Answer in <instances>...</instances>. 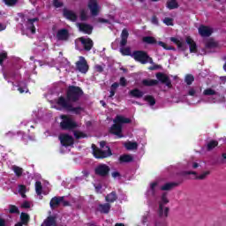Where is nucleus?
<instances>
[{"mask_svg":"<svg viewBox=\"0 0 226 226\" xmlns=\"http://www.w3.org/2000/svg\"><path fill=\"white\" fill-rule=\"evenodd\" d=\"M56 40L66 41L68 40V30L62 29L56 33Z\"/></svg>","mask_w":226,"mask_h":226,"instance_id":"20","label":"nucleus"},{"mask_svg":"<svg viewBox=\"0 0 226 226\" xmlns=\"http://www.w3.org/2000/svg\"><path fill=\"white\" fill-rule=\"evenodd\" d=\"M106 202H116L117 200V194L116 192H112L105 197Z\"/></svg>","mask_w":226,"mask_h":226,"instance_id":"26","label":"nucleus"},{"mask_svg":"<svg viewBox=\"0 0 226 226\" xmlns=\"http://www.w3.org/2000/svg\"><path fill=\"white\" fill-rule=\"evenodd\" d=\"M166 204H169V198L167 197V193H163L159 201V206H165Z\"/></svg>","mask_w":226,"mask_h":226,"instance_id":"35","label":"nucleus"},{"mask_svg":"<svg viewBox=\"0 0 226 226\" xmlns=\"http://www.w3.org/2000/svg\"><path fill=\"white\" fill-rule=\"evenodd\" d=\"M111 176L114 179H117V177H121V174L118 171H113Z\"/></svg>","mask_w":226,"mask_h":226,"instance_id":"54","label":"nucleus"},{"mask_svg":"<svg viewBox=\"0 0 226 226\" xmlns=\"http://www.w3.org/2000/svg\"><path fill=\"white\" fill-rule=\"evenodd\" d=\"M120 52L122 56H132V50L130 48H121Z\"/></svg>","mask_w":226,"mask_h":226,"instance_id":"40","label":"nucleus"},{"mask_svg":"<svg viewBox=\"0 0 226 226\" xmlns=\"http://www.w3.org/2000/svg\"><path fill=\"white\" fill-rule=\"evenodd\" d=\"M74 137L76 139H84V138H86V135L84 134V132H74Z\"/></svg>","mask_w":226,"mask_h":226,"instance_id":"49","label":"nucleus"},{"mask_svg":"<svg viewBox=\"0 0 226 226\" xmlns=\"http://www.w3.org/2000/svg\"><path fill=\"white\" fill-rule=\"evenodd\" d=\"M157 188H158V183L154 182V183L150 184V188L147 191V195L153 197L154 195V193H156Z\"/></svg>","mask_w":226,"mask_h":226,"instance_id":"25","label":"nucleus"},{"mask_svg":"<svg viewBox=\"0 0 226 226\" xmlns=\"http://www.w3.org/2000/svg\"><path fill=\"white\" fill-rule=\"evenodd\" d=\"M145 101L149 103V105H151V106H153V105H154V103H156V101L151 95L146 96Z\"/></svg>","mask_w":226,"mask_h":226,"instance_id":"42","label":"nucleus"},{"mask_svg":"<svg viewBox=\"0 0 226 226\" xmlns=\"http://www.w3.org/2000/svg\"><path fill=\"white\" fill-rule=\"evenodd\" d=\"M80 19L81 20H87V19H89V13L87 12V10L82 9L80 11Z\"/></svg>","mask_w":226,"mask_h":226,"instance_id":"38","label":"nucleus"},{"mask_svg":"<svg viewBox=\"0 0 226 226\" xmlns=\"http://www.w3.org/2000/svg\"><path fill=\"white\" fill-rule=\"evenodd\" d=\"M20 218L22 223H27L29 222V215L26 213H21Z\"/></svg>","mask_w":226,"mask_h":226,"instance_id":"41","label":"nucleus"},{"mask_svg":"<svg viewBox=\"0 0 226 226\" xmlns=\"http://www.w3.org/2000/svg\"><path fill=\"white\" fill-rule=\"evenodd\" d=\"M98 211H100V213H104L105 215H107V213L110 211V204L105 203L99 205Z\"/></svg>","mask_w":226,"mask_h":226,"instance_id":"24","label":"nucleus"},{"mask_svg":"<svg viewBox=\"0 0 226 226\" xmlns=\"http://www.w3.org/2000/svg\"><path fill=\"white\" fill-rule=\"evenodd\" d=\"M170 41H172L173 43H176L180 50H186V49H187L186 43H185V41H183L177 38L171 37Z\"/></svg>","mask_w":226,"mask_h":226,"instance_id":"21","label":"nucleus"},{"mask_svg":"<svg viewBox=\"0 0 226 226\" xmlns=\"http://www.w3.org/2000/svg\"><path fill=\"white\" fill-rule=\"evenodd\" d=\"M143 41L145 43H148L150 45H153V44L156 43V39H154V37L146 36V37H143Z\"/></svg>","mask_w":226,"mask_h":226,"instance_id":"33","label":"nucleus"},{"mask_svg":"<svg viewBox=\"0 0 226 226\" xmlns=\"http://www.w3.org/2000/svg\"><path fill=\"white\" fill-rule=\"evenodd\" d=\"M193 80H195V79L193 78V76L192 75H187L185 76V82L188 86L192 85V82H193Z\"/></svg>","mask_w":226,"mask_h":226,"instance_id":"45","label":"nucleus"},{"mask_svg":"<svg viewBox=\"0 0 226 226\" xmlns=\"http://www.w3.org/2000/svg\"><path fill=\"white\" fill-rule=\"evenodd\" d=\"M117 87H119V84L118 83H114L112 86H111V89L115 90L117 89Z\"/></svg>","mask_w":226,"mask_h":226,"instance_id":"61","label":"nucleus"},{"mask_svg":"<svg viewBox=\"0 0 226 226\" xmlns=\"http://www.w3.org/2000/svg\"><path fill=\"white\" fill-rule=\"evenodd\" d=\"M132 57H133L135 61L141 63V64H147V63H150V64H153V58L149 57V56H147V53H146L145 51H134L132 54Z\"/></svg>","mask_w":226,"mask_h":226,"instance_id":"5","label":"nucleus"},{"mask_svg":"<svg viewBox=\"0 0 226 226\" xmlns=\"http://www.w3.org/2000/svg\"><path fill=\"white\" fill-rule=\"evenodd\" d=\"M21 207H24L25 209H27L29 207H31V204L27 201H25L22 205Z\"/></svg>","mask_w":226,"mask_h":226,"instance_id":"57","label":"nucleus"},{"mask_svg":"<svg viewBox=\"0 0 226 226\" xmlns=\"http://www.w3.org/2000/svg\"><path fill=\"white\" fill-rule=\"evenodd\" d=\"M4 3H5L7 6H15L17 0H4Z\"/></svg>","mask_w":226,"mask_h":226,"instance_id":"47","label":"nucleus"},{"mask_svg":"<svg viewBox=\"0 0 226 226\" xmlns=\"http://www.w3.org/2000/svg\"><path fill=\"white\" fill-rule=\"evenodd\" d=\"M105 144V141H101V148L96 147L95 145H92L93 154L95 158H109V156H112L110 147H107Z\"/></svg>","mask_w":226,"mask_h":226,"instance_id":"3","label":"nucleus"},{"mask_svg":"<svg viewBox=\"0 0 226 226\" xmlns=\"http://www.w3.org/2000/svg\"><path fill=\"white\" fill-rule=\"evenodd\" d=\"M96 72H103V67L102 65H95Z\"/></svg>","mask_w":226,"mask_h":226,"instance_id":"60","label":"nucleus"},{"mask_svg":"<svg viewBox=\"0 0 226 226\" xmlns=\"http://www.w3.org/2000/svg\"><path fill=\"white\" fill-rule=\"evenodd\" d=\"M64 197H54L49 202L51 209H56L63 202Z\"/></svg>","mask_w":226,"mask_h":226,"instance_id":"17","label":"nucleus"},{"mask_svg":"<svg viewBox=\"0 0 226 226\" xmlns=\"http://www.w3.org/2000/svg\"><path fill=\"white\" fill-rule=\"evenodd\" d=\"M59 140L63 147H68L70 146H73V137L68 134H60Z\"/></svg>","mask_w":226,"mask_h":226,"instance_id":"9","label":"nucleus"},{"mask_svg":"<svg viewBox=\"0 0 226 226\" xmlns=\"http://www.w3.org/2000/svg\"><path fill=\"white\" fill-rule=\"evenodd\" d=\"M163 24L166 26H174V19L171 18H165L163 19Z\"/></svg>","mask_w":226,"mask_h":226,"instance_id":"44","label":"nucleus"},{"mask_svg":"<svg viewBox=\"0 0 226 226\" xmlns=\"http://www.w3.org/2000/svg\"><path fill=\"white\" fill-rule=\"evenodd\" d=\"M158 215L161 218H167L169 216V207L159 205Z\"/></svg>","mask_w":226,"mask_h":226,"instance_id":"18","label":"nucleus"},{"mask_svg":"<svg viewBox=\"0 0 226 226\" xmlns=\"http://www.w3.org/2000/svg\"><path fill=\"white\" fill-rule=\"evenodd\" d=\"M198 31L199 34H200V36H203L204 38L211 36V34H213V28L210 26H200Z\"/></svg>","mask_w":226,"mask_h":226,"instance_id":"14","label":"nucleus"},{"mask_svg":"<svg viewBox=\"0 0 226 226\" xmlns=\"http://www.w3.org/2000/svg\"><path fill=\"white\" fill-rule=\"evenodd\" d=\"M188 94H189V96H197V88L191 87L188 90Z\"/></svg>","mask_w":226,"mask_h":226,"instance_id":"48","label":"nucleus"},{"mask_svg":"<svg viewBox=\"0 0 226 226\" xmlns=\"http://www.w3.org/2000/svg\"><path fill=\"white\" fill-rule=\"evenodd\" d=\"M141 222H142V223H147V215H143Z\"/></svg>","mask_w":226,"mask_h":226,"instance_id":"63","label":"nucleus"},{"mask_svg":"<svg viewBox=\"0 0 226 226\" xmlns=\"http://www.w3.org/2000/svg\"><path fill=\"white\" fill-rule=\"evenodd\" d=\"M177 8H179V4H177V0H168L167 2L168 10H176Z\"/></svg>","mask_w":226,"mask_h":226,"instance_id":"23","label":"nucleus"},{"mask_svg":"<svg viewBox=\"0 0 226 226\" xmlns=\"http://www.w3.org/2000/svg\"><path fill=\"white\" fill-rule=\"evenodd\" d=\"M173 186L174 185L172 184H165L161 187V190H163V191L171 190Z\"/></svg>","mask_w":226,"mask_h":226,"instance_id":"50","label":"nucleus"},{"mask_svg":"<svg viewBox=\"0 0 226 226\" xmlns=\"http://www.w3.org/2000/svg\"><path fill=\"white\" fill-rule=\"evenodd\" d=\"M82 95V90L79 87H70L67 91V100L64 97H60L57 101V104L66 110L73 112V114H80L84 109L80 107L73 108L72 102H77Z\"/></svg>","mask_w":226,"mask_h":226,"instance_id":"1","label":"nucleus"},{"mask_svg":"<svg viewBox=\"0 0 226 226\" xmlns=\"http://www.w3.org/2000/svg\"><path fill=\"white\" fill-rule=\"evenodd\" d=\"M124 147L128 149V151H133V149H137V147H139V145L137 144V142L129 141L127 143H124Z\"/></svg>","mask_w":226,"mask_h":226,"instance_id":"29","label":"nucleus"},{"mask_svg":"<svg viewBox=\"0 0 226 226\" xmlns=\"http://www.w3.org/2000/svg\"><path fill=\"white\" fill-rule=\"evenodd\" d=\"M19 86L20 87L18 88V91H19V93H27V91H29L26 87H22V84H20Z\"/></svg>","mask_w":226,"mask_h":226,"instance_id":"52","label":"nucleus"},{"mask_svg":"<svg viewBox=\"0 0 226 226\" xmlns=\"http://www.w3.org/2000/svg\"><path fill=\"white\" fill-rule=\"evenodd\" d=\"M18 192L21 194V197H26V189L25 185H19Z\"/></svg>","mask_w":226,"mask_h":226,"instance_id":"43","label":"nucleus"},{"mask_svg":"<svg viewBox=\"0 0 226 226\" xmlns=\"http://www.w3.org/2000/svg\"><path fill=\"white\" fill-rule=\"evenodd\" d=\"M9 211L10 213H19V208L15 206H11Z\"/></svg>","mask_w":226,"mask_h":226,"instance_id":"53","label":"nucleus"},{"mask_svg":"<svg viewBox=\"0 0 226 226\" xmlns=\"http://www.w3.org/2000/svg\"><path fill=\"white\" fill-rule=\"evenodd\" d=\"M113 123H115L109 129L110 133H113V135H117V137H119V139L123 138V125L121 124H128L132 123V120L130 118H126L121 115H117L116 118L113 120Z\"/></svg>","mask_w":226,"mask_h":226,"instance_id":"2","label":"nucleus"},{"mask_svg":"<svg viewBox=\"0 0 226 226\" xmlns=\"http://www.w3.org/2000/svg\"><path fill=\"white\" fill-rule=\"evenodd\" d=\"M120 86H126V79L124 78L120 79Z\"/></svg>","mask_w":226,"mask_h":226,"instance_id":"59","label":"nucleus"},{"mask_svg":"<svg viewBox=\"0 0 226 226\" xmlns=\"http://www.w3.org/2000/svg\"><path fill=\"white\" fill-rule=\"evenodd\" d=\"M185 43L189 47L191 54H197V43L190 36H185Z\"/></svg>","mask_w":226,"mask_h":226,"instance_id":"12","label":"nucleus"},{"mask_svg":"<svg viewBox=\"0 0 226 226\" xmlns=\"http://www.w3.org/2000/svg\"><path fill=\"white\" fill-rule=\"evenodd\" d=\"M12 170L16 174L17 177H20L24 172V170L19 166H12Z\"/></svg>","mask_w":226,"mask_h":226,"instance_id":"30","label":"nucleus"},{"mask_svg":"<svg viewBox=\"0 0 226 226\" xmlns=\"http://www.w3.org/2000/svg\"><path fill=\"white\" fill-rule=\"evenodd\" d=\"M128 30L124 29L121 34V41H120V47H124L126 43H128Z\"/></svg>","mask_w":226,"mask_h":226,"instance_id":"22","label":"nucleus"},{"mask_svg":"<svg viewBox=\"0 0 226 226\" xmlns=\"http://www.w3.org/2000/svg\"><path fill=\"white\" fill-rule=\"evenodd\" d=\"M38 20L37 19H28L25 26H23L24 31H27L28 33H31V34H34L36 33V29L34 28V22Z\"/></svg>","mask_w":226,"mask_h":226,"instance_id":"11","label":"nucleus"},{"mask_svg":"<svg viewBox=\"0 0 226 226\" xmlns=\"http://www.w3.org/2000/svg\"><path fill=\"white\" fill-rule=\"evenodd\" d=\"M110 171V168L107 164H101L95 168V174L105 177Z\"/></svg>","mask_w":226,"mask_h":226,"instance_id":"10","label":"nucleus"},{"mask_svg":"<svg viewBox=\"0 0 226 226\" xmlns=\"http://www.w3.org/2000/svg\"><path fill=\"white\" fill-rule=\"evenodd\" d=\"M43 225L54 226L56 225V219H54V217H48L47 220L44 221Z\"/></svg>","mask_w":226,"mask_h":226,"instance_id":"31","label":"nucleus"},{"mask_svg":"<svg viewBox=\"0 0 226 226\" xmlns=\"http://www.w3.org/2000/svg\"><path fill=\"white\" fill-rule=\"evenodd\" d=\"M217 146H218V141H210L207 146V151H213V149Z\"/></svg>","mask_w":226,"mask_h":226,"instance_id":"39","label":"nucleus"},{"mask_svg":"<svg viewBox=\"0 0 226 226\" xmlns=\"http://www.w3.org/2000/svg\"><path fill=\"white\" fill-rule=\"evenodd\" d=\"M119 160L122 162H133V157L130 154H125V155L120 156Z\"/></svg>","mask_w":226,"mask_h":226,"instance_id":"34","label":"nucleus"},{"mask_svg":"<svg viewBox=\"0 0 226 226\" xmlns=\"http://www.w3.org/2000/svg\"><path fill=\"white\" fill-rule=\"evenodd\" d=\"M53 4L55 8H61V6H63V2L59 0H54Z\"/></svg>","mask_w":226,"mask_h":226,"instance_id":"51","label":"nucleus"},{"mask_svg":"<svg viewBox=\"0 0 226 226\" xmlns=\"http://www.w3.org/2000/svg\"><path fill=\"white\" fill-rule=\"evenodd\" d=\"M156 78L158 79V80H160V82H162V84H165L167 87H172V83L170 82L169 76L159 72L156 74Z\"/></svg>","mask_w":226,"mask_h":226,"instance_id":"15","label":"nucleus"},{"mask_svg":"<svg viewBox=\"0 0 226 226\" xmlns=\"http://www.w3.org/2000/svg\"><path fill=\"white\" fill-rule=\"evenodd\" d=\"M154 226H165V222L156 221Z\"/></svg>","mask_w":226,"mask_h":226,"instance_id":"58","label":"nucleus"},{"mask_svg":"<svg viewBox=\"0 0 226 226\" xmlns=\"http://www.w3.org/2000/svg\"><path fill=\"white\" fill-rule=\"evenodd\" d=\"M64 17H65V19H68V20H72V22H75V20H77V14H75L73 11L68 9L64 10Z\"/></svg>","mask_w":226,"mask_h":226,"instance_id":"19","label":"nucleus"},{"mask_svg":"<svg viewBox=\"0 0 226 226\" xmlns=\"http://www.w3.org/2000/svg\"><path fill=\"white\" fill-rule=\"evenodd\" d=\"M61 118L63 121L60 123V126L63 130H72V128H77V123H75V121H73V119L71 117L62 115Z\"/></svg>","mask_w":226,"mask_h":226,"instance_id":"6","label":"nucleus"},{"mask_svg":"<svg viewBox=\"0 0 226 226\" xmlns=\"http://www.w3.org/2000/svg\"><path fill=\"white\" fill-rule=\"evenodd\" d=\"M158 45H160L161 47H162L166 50H170L172 49V48H167V44H165V42H163V41H158Z\"/></svg>","mask_w":226,"mask_h":226,"instance_id":"55","label":"nucleus"},{"mask_svg":"<svg viewBox=\"0 0 226 226\" xmlns=\"http://www.w3.org/2000/svg\"><path fill=\"white\" fill-rule=\"evenodd\" d=\"M131 96L133 98H142L144 96V92L139 90V89H134L130 91Z\"/></svg>","mask_w":226,"mask_h":226,"instance_id":"27","label":"nucleus"},{"mask_svg":"<svg viewBox=\"0 0 226 226\" xmlns=\"http://www.w3.org/2000/svg\"><path fill=\"white\" fill-rule=\"evenodd\" d=\"M78 50H91L93 49V40L87 37H80L75 41Z\"/></svg>","mask_w":226,"mask_h":226,"instance_id":"4","label":"nucleus"},{"mask_svg":"<svg viewBox=\"0 0 226 226\" xmlns=\"http://www.w3.org/2000/svg\"><path fill=\"white\" fill-rule=\"evenodd\" d=\"M220 163L222 165H226V152H223L219 159Z\"/></svg>","mask_w":226,"mask_h":226,"instance_id":"46","label":"nucleus"},{"mask_svg":"<svg viewBox=\"0 0 226 226\" xmlns=\"http://www.w3.org/2000/svg\"><path fill=\"white\" fill-rule=\"evenodd\" d=\"M35 192L37 193V195H41V192H43V187L41 186V182L37 181L35 183Z\"/></svg>","mask_w":226,"mask_h":226,"instance_id":"36","label":"nucleus"},{"mask_svg":"<svg viewBox=\"0 0 226 226\" xmlns=\"http://www.w3.org/2000/svg\"><path fill=\"white\" fill-rule=\"evenodd\" d=\"M143 86H156L158 84V80L156 79H144L142 81Z\"/></svg>","mask_w":226,"mask_h":226,"instance_id":"32","label":"nucleus"},{"mask_svg":"<svg viewBox=\"0 0 226 226\" xmlns=\"http://www.w3.org/2000/svg\"><path fill=\"white\" fill-rule=\"evenodd\" d=\"M204 96H216L218 95V92L213 88H207L203 91Z\"/></svg>","mask_w":226,"mask_h":226,"instance_id":"28","label":"nucleus"},{"mask_svg":"<svg viewBox=\"0 0 226 226\" xmlns=\"http://www.w3.org/2000/svg\"><path fill=\"white\" fill-rule=\"evenodd\" d=\"M0 226H6V221L3 218H0Z\"/></svg>","mask_w":226,"mask_h":226,"instance_id":"62","label":"nucleus"},{"mask_svg":"<svg viewBox=\"0 0 226 226\" xmlns=\"http://www.w3.org/2000/svg\"><path fill=\"white\" fill-rule=\"evenodd\" d=\"M216 45H217L216 41H215V40H213V39H209L206 42L207 49H215V47H216Z\"/></svg>","mask_w":226,"mask_h":226,"instance_id":"37","label":"nucleus"},{"mask_svg":"<svg viewBox=\"0 0 226 226\" xmlns=\"http://www.w3.org/2000/svg\"><path fill=\"white\" fill-rule=\"evenodd\" d=\"M185 174L188 176L190 175L196 176L195 179H199L200 181H204V179H207V176H209L211 172L207 170V171L201 172L200 175H197V172L195 171H185Z\"/></svg>","mask_w":226,"mask_h":226,"instance_id":"13","label":"nucleus"},{"mask_svg":"<svg viewBox=\"0 0 226 226\" xmlns=\"http://www.w3.org/2000/svg\"><path fill=\"white\" fill-rule=\"evenodd\" d=\"M77 70L80 72V73H87L89 70V65H87V61L84 56H79V60L76 63Z\"/></svg>","mask_w":226,"mask_h":226,"instance_id":"8","label":"nucleus"},{"mask_svg":"<svg viewBox=\"0 0 226 226\" xmlns=\"http://www.w3.org/2000/svg\"><path fill=\"white\" fill-rule=\"evenodd\" d=\"M87 8L90 10L92 17H98V15H100V11H102V7L98 4L97 0H89Z\"/></svg>","mask_w":226,"mask_h":226,"instance_id":"7","label":"nucleus"},{"mask_svg":"<svg viewBox=\"0 0 226 226\" xmlns=\"http://www.w3.org/2000/svg\"><path fill=\"white\" fill-rule=\"evenodd\" d=\"M4 59H6V53L5 52L0 53V64L1 65H3V60Z\"/></svg>","mask_w":226,"mask_h":226,"instance_id":"56","label":"nucleus"},{"mask_svg":"<svg viewBox=\"0 0 226 226\" xmlns=\"http://www.w3.org/2000/svg\"><path fill=\"white\" fill-rule=\"evenodd\" d=\"M192 169H199V163L198 162H192Z\"/></svg>","mask_w":226,"mask_h":226,"instance_id":"64","label":"nucleus"},{"mask_svg":"<svg viewBox=\"0 0 226 226\" xmlns=\"http://www.w3.org/2000/svg\"><path fill=\"white\" fill-rule=\"evenodd\" d=\"M77 26L79 27V31L86 33V34H91V33H93V26L90 25L78 23Z\"/></svg>","mask_w":226,"mask_h":226,"instance_id":"16","label":"nucleus"}]
</instances>
